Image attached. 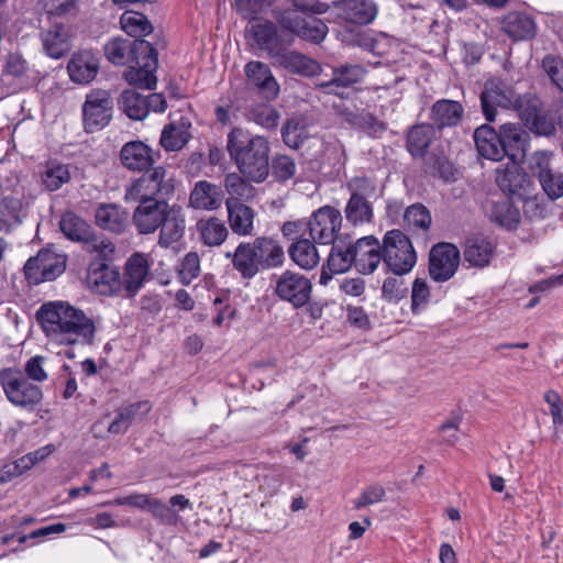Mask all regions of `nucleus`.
<instances>
[{"label":"nucleus","instance_id":"obj_10","mask_svg":"<svg viewBox=\"0 0 563 563\" xmlns=\"http://www.w3.org/2000/svg\"><path fill=\"white\" fill-rule=\"evenodd\" d=\"M311 280L300 273L284 272L277 279L275 294L294 308L303 307L311 298Z\"/></svg>","mask_w":563,"mask_h":563},{"label":"nucleus","instance_id":"obj_57","mask_svg":"<svg viewBox=\"0 0 563 563\" xmlns=\"http://www.w3.org/2000/svg\"><path fill=\"white\" fill-rule=\"evenodd\" d=\"M351 197L366 199L377 198V184L374 178L367 176L353 177L346 185Z\"/></svg>","mask_w":563,"mask_h":563},{"label":"nucleus","instance_id":"obj_49","mask_svg":"<svg viewBox=\"0 0 563 563\" xmlns=\"http://www.w3.org/2000/svg\"><path fill=\"white\" fill-rule=\"evenodd\" d=\"M489 217L493 222L508 230L516 229L520 222V212L509 200L493 202Z\"/></svg>","mask_w":563,"mask_h":563},{"label":"nucleus","instance_id":"obj_28","mask_svg":"<svg viewBox=\"0 0 563 563\" xmlns=\"http://www.w3.org/2000/svg\"><path fill=\"white\" fill-rule=\"evenodd\" d=\"M464 117L463 106L455 100H437L431 109L429 119L433 128L439 130L456 126Z\"/></svg>","mask_w":563,"mask_h":563},{"label":"nucleus","instance_id":"obj_35","mask_svg":"<svg viewBox=\"0 0 563 563\" xmlns=\"http://www.w3.org/2000/svg\"><path fill=\"white\" fill-rule=\"evenodd\" d=\"M228 212L229 227L233 234L239 236L254 235L255 211L246 203H235L230 201L225 206Z\"/></svg>","mask_w":563,"mask_h":563},{"label":"nucleus","instance_id":"obj_32","mask_svg":"<svg viewBox=\"0 0 563 563\" xmlns=\"http://www.w3.org/2000/svg\"><path fill=\"white\" fill-rule=\"evenodd\" d=\"M222 203L221 188L207 180H199L195 184L190 196L189 206L196 210H217Z\"/></svg>","mask_w":563,"mask_h":563},{"label":"nucleus","instance_id":"obj_24","mask_svg":"<svg viewBox=\"0 0 563 563\" xmlns=\"http://www.w3.org/2000/svg\"><path fill=\"white\" fill-rule=\"evenodd\" d=\"M158 229L157 244L161 247L167 249L179 242L186 230V216L183 208L176 203L172 205Z\"/></svg>","mask_w":563,"mask_h":563},{"label":"nucleus","instance_id":"obj_30","mask_svg":"<svg viewBox=\"0 0 563 563\" xmlns=\"http://www.w3.org/2000/svg\"><path fill=\"white\" fill-rule=\"evenodd\" d=\"M190 128L191 123L185 117L170 121L162 130L159 139L161 146L167 152H178L183 150L191 139Z\"/></svg>","mask_w":563,"mask_h":563},{"label":"nucleus","instance_id":"obj_22","mask_svg":"<svg viewBox=\"0 0 563 563\" xmlns=\"http://www.w3.org/2000/svg\"><path fill=\"white\" fill-rule=\"evenodd\" d=\"M119 157L123 167L131 172L148 170L155 163L152 148L142 141L125 143Z\"/></svg>","mask_w":563,"mask_h":563},{"label":"nucleus","instance_id":"obj_2","mask_svg":"<svg viewBox=\"0 0 563 563\" xmlns=\"http://www.w3.org/2000/svg\"><path fill=\"white\" fill-rule=\"evenodd\" d=\"M224 257L231 261L232 267L243 279H252L262 269L277 267L284 262V251L272 238L260 236L250 242H240Z\"/></svg>","mask_w":563,"mask_h":563},{"label":"nucleus","instance_id":"obj_26","mask_svg":"<svg viewBox=\"0 0 563 563\" xmlns=\"http://www.w3.org/2000/svg\"><path fill=\"white\" fill-rule=\"evenodd\" d=\"M339 16L357 25H366L374 21L378 8L373 0H342L338 3Z\"/></svg>","mask_w":563,"mask_h":563},{"label":"nucleus","instance_id":"obj_25","mask_svg":"<svg viewBox=\"0 0 563 563\" xmlns=\"http://www.w3.org/2000/svg\"><path fill=\"white\" fill-rule=\"evenodd\" d=\"M96 224L114 234H122L129 227V212L117 203H100L95 210Z\"/></svg>","mask_w":563,"mask_h":563},{"label":"nucleus","instance_id":"obj_9","mask_svg":"<svg viewBox=\"0 0 563 563\" xmlns=\"http://www.w3.org/2000/svg\"><path fill=\"white\" fill-rule=\"evenodd\" d=\"M342 225L340 210L331 206H323L316 210L310 220L306 222L311 240L319 244H332Z\"/></svg>","mask_w":563,"mask_h":563},{"label":"nucleus","instance_id":"obj_54","mask_svg":"<svg viewBox=\"0 0 563 563\" xmlns=\"http://www.w3.org/2000/svg\"><path fill=\"white\" fill-rule=\"evenodd\" d=\"M404 224L409 231L427 232L431 225L430 211L421 203L411 205L405 211Z\"/></svg>","mask_w":563,"mask_h":563},{"label":"nucleus","instance_id":"obj_34","mask_svg":"<svg viewBox=\"0 0 563 563\" xmlns=\"http://www.w3.org/2000/svg\"><path fill=\"white\" fill-rule=\"evenodd\" d=\"M474 141L478 154L487 159L500 161L506 156L498 133L489 125L483 124L474 131Z\"/></svg>","mask_w":563,"mask_h":563},{"label":"nucleus","instance_id":"obj_63","mask_svg":"<svg viewBox=\"0 0 563 563\" xmlns=\"http://www.w3.org/2000/svg\"><path fill=\"white\" fill-rule=\"evenodd\" d=\"M271 169L273 177L284 183L296 175L297 165L290 156L277 155L272 161Z\"/></svg>","mask_w":563,"mask_h":563},{"label":"nucleus","instance_id":"obj_42","mask_svg":"<svg viewBox=\"0 0 563 563\" xmlns=\"http://www.w3.org/2000/svg\"><path fill=\"white\" fill-rule=\"evenodd\" d=\"M43 51L48 57L59 59L70 49L69 34L63 24H57L42 36Z\"/></svg>","mask_w":563,"mask_h":563},{"label":"nucleus","instance_id":"obj_38","mask_svg":"<svg viewBox=\"0 0 563 563\" xmlns=\"http://www.w3.org/2000/svg\"><path fill=\"white\" fill-rule=\"evenodd\" d=\"M519 115L527 129L537 135L550 136L555 133L553 121L537 107L536 102L526 107L525 103L520 106Z\"/></svg>","mask_w":563,"mask_h":563},{"label":"nucleus","instance_id":"obj_29","mask_svg":"<svg viewBox=\"0 0 563 563\" xmlns=\"http://www.w3.org/2000/svg\"><path fill=\"white\" fill-rule=\"evenodd\" d=\"M501 30L514 41H528L534 37L537 24L534 20L525 12H508L501 20Z\"/></svg>","mask_w":563,"mask_h":563},{"label":"nucleus","instance_id":"obj_23","mask_svg":"<svg viewBox=\"0 0 563 563\" xmlns=\"http://www.w3.org/2000/svg\"><path fill=\"white\" fill-rule=\"evenodd\" d=\"M496 244L483 234L466 239L463 251L464 262L472 267L484 268L495 255Z\"/></svg>","mask_w":563,"mask_h":563},{"label":"nucleus","instance_id":"obj_15","mask_svg":"<svg viewBox=\"0 0 563 563\" xmlns=\"http://www.w3.org/2000/svg\"><path fill=\"white\" fill-rule=\"evenodd\" d=\"M152 44L145 40L113 37L104 45V55L113 65L123 66L134 62L141 54L152 52Z\"/></svg>","mask_w":563,"mask_h":563},{"label":"nucleus","instance_id":"obj_8","mask_svg":"<svg viewBox=\"0 0 563 563\" xmlns=\"http://www.w3.org/2000/svg\"><path fill=\"white\" fill-rule=\"evenodd\" d=\"M152 258L143 252L132 253L123 265L121 284L123 299L134 298L151 279Z\"/></svg>","mask_w":563,"mask_h":563},{"label":"nucleus","instance_id":"obj_16","mask_svg":"<svg viewBox=\"0 0 563 563\" xmlns=\"http://www.w3.org/2000/svg\"><path fill=\"white\" fill-rule=\"evenodd\" d=\"M170 207L165 199L140 202L132 214L137 233L145 235L156 232Z\"/></svg>","mask_w":563,"mask_h":563},{"label":"nucleus","instance_id":"obj_14","mask_svg":"<svg viewBox=\"0 0 563 563\" xmlns=\"http://www.w3.org/2000/svg\"><path fill=\"white\" fill-rule=\"evenodd\" d=\"M460 251L451 243L434 245L429 255V274L435 282H446L459 268Z\"/></svg>","mask_w":563,"mask_h":563},{"label":"nucleus","instance_id":"obj_40","mask_svg":"<svg viewBox=\"0 0 563 563\" xmlns=\"http://www.w3.org/2000/svg\"><path fill=\"white\" fill-rule=\"evenodd\" d=\"M196 228L200 241L208 246H220L229 236L224 221L213 216L198 220Z\"/></svg>","mask_w":563,"mask_h":563},{"label":"nucleus","instance_id":"obj_18","mask_svg":"<svg viewBox=\"0 0 563 563\" xmlns=\"http://www.w3.org/2000/svg\"><path fill=\"white\" fill-rule=\"evenodd\" d=\"M129 68L124 73V79L133 86L144 89L156 88V76L155 71L158 66L157 53L152 46V52L147 54H141L134 59Z\"/></svg>","mask_w":563,"mask_h":563},{"label":"nucleus","instance_id":"obj_37","mask_svg":"<svg viewBox=\"0 0 563 563\" xmlns=\"http://www.w3.org/2000/svg\"><path fill=\"white\" fill-rule=\"evenodd\" d=\"M26 216V207L20 198L4 197L0 199V232H11L23 222Z\"/></svg>","mask_w":563,"mask_h":563},{"label":"nucleus","instance_id":"obj_64","mask_svg":"<svg viewBox=\"0 0 563 563\" xmlns=\"http://www.w3.org/2000/svg\"><path fill=\"white\" fill-rule=\"evenodd\" d=\"M542 68L552 84L563 93V58L555 55H547L542 59Z\"/></svg>","mask_w":563,"mask_h":563},{"label":"nucleus","instance_id":"obj_60","mask_svg":"<svg viewBox=\"0 0 563 563\" xmlns=\"http://www.w3.org/2000/svg\"><path fill=\"white\" fill-rule=\"evenodd\" d=\"M327 33L328 26L320 19L313 16V13H310L306 16V21L297 35L303 40L320 43Z\"/></svg>","mask_w":563,"mask_h":563},{"label":"nucleus","instance_id":"obj_45","mask_svg":"<svg viewBox=\"0 0 563 563\" xmlns=\"http://www.w3.org/2000/svg\"><path fill=\"white\" fill-rule=\"evenodd\" d=\"M290 258L301 268L311 269L320 261L319 253L309 239H297L288 250Z\"/></svg>","mask_w":563,"mask_h":563},{"label":"nucleus","instance_id":"obj_7","mask_svg":"<svg viewBox=\"0 0 563 563\" xmlns=\"http://www.w3.org/2000/svg\"><path fill=\"white\" fill-rule=\"evenodd\" d=\"M523 103L525 101L517 98L509 85L497 78L488 79L481 93L482 110L485 119L489 122L495 121L498 108L508 109L515 107L519 110Z\"/></svg>","mask_w":563,"mask_h":563},{"label":"nucleus","instance_id":"obj_55","mask_svg":"<svg viewBox=\"0 0 563 563\" xmlns=\"http://www.w3.org/2000/svg\"><path fill=\"white\" fill-rule=\"evenodd\" d=\"M275 0H234L236 12L242 19L253 21L266 14Z\"/></svg>","mask_w":563,"mask_h":563},{"label":"nucleus","instance_id":"obj_31","mask_svg":"<svg viewBox=\"0 0 563 563\" xmlns=\"http://www.w3.org/2000/svg\"><path fill=\"white\" fill-rule=\"evenodd\" d=\"M70 79L77 84H88L99 70V59L90 51H80L73 55L68 66Z\"/></svg>","mask_w":563,"mask_h":563},{"label":"nucleus","instance_id":"obj_6","mask_svg":"<svg viewBox=\"0 0 563 563\" xmlns=\"http://www.w3.org/2000/svg\"><path fill=\"white\" fill-rule=\"evenodd\" d=\"M282 136L284 143L294 150L300 148L306 142H310L312 146L320 147V154H316V158L324 159L328 153L343 155V146L338 140L324 141L317 136H310L306 122L302 118H290L282 128Z\"/></svg>","mask_w":563,"mask_h":563},{"label":"nucleus","instance_id":"obj_39","mask_svg":"<svg viewBox=\"0 0 563 563\" xmlns=\"http://www.w3.org/2000/svg\"><path fill=\"white\" fill-rule=\"evenodd\" d=\"M40 5L42 13L55 25L76 19L80 13L79 0H41Z\"/></svg>","mask_w":563,"mask_h":563},{"label":"nucleus","instance_id":"obj_61","mask_svg":"<svg viewBox=\"0 0 563 563\" xmlns=\"http://www.w3.org/2000/svg\"><path fill=\"white\" fill-rule=\"evenodd\" d=\"M431 292L429 285L424 278H416L412 283L411 288V311L413 314L422 312L429 301Z\"/></svg>","mask_w":563,"mask_h":563},{"label":"nucleus","instance_id":"obj_51","mask_svg":"<svg viewBox=\"0 0 563 563\" xmlns=\"http://www.w3.org/2000/svg\"><path fill=\"white\" fill-rule=\"evenodd\" d=\"M503 147L506 150V156L512 159L519 151L523 150L525 140L521 128L516 123H504L498 133Z\"/></svg>","mask_w":563,"mask_h":563},{"label":"nucleus","instance_id":"obj_5","mask_svg":"<svg viewBox=\"0 0 563 563\" xmlns=\"http://www.w3.org/2000/svg\"><path fill=\"white\" fill-rule=\"evenodd\" d=\"M173 192L174 185L166 178V169L163 166H156L125 187L124 200L137 203L166 200Z\"/></svg>","mask_w":563,"mask_h":563},{"label":"nucleus","instance_id":"obj_3","mask_svg":"<svg viewBox=\"0 0 563 563\" xmlns=\"http://www.w3.org/2000/svg\"><path fill=\"white\" fill-rule=\"evenodd\" d=\"M0 385L12 404L33 410L35 405V356L26 362L25 372L13 368L0 371Z\"/></svg>","mask_w":563,"mask_h":563},{"label":"nucleus","instance_id":"obj_59","mask_svg":"<svg viewBox=\"0 0 563 563\" xmlns=\"http://www.w3.org/2000/svg\"><path fill=\"white\" fill-rule=\"evenodd\" d=\"M386 499V490L380 484L366 486L360 495L352 500L353 508L361 510L363 508L376 505Z\"/></svg>","mask_w":563,"mask_h":563},{"label":"nucleus","instance_id":"obj_1","mask_svg":"<svg viewBox=\"0 0 563 563\" xmlns=\"http://www.w3.org/2000/svg\"><path fill=\"white\" fill-rule=\"evenodd\" d=\"M227 151L240 173L255 183L264 181L269 174V143L262 135L235 126L227 137Z\"/></svg>","mask_w":563,"mask_h":563},{"label":"nucleus","instance_id":"obj_4","mask_svg":"<svg viewBox=\"0 0 563 563\" xmlns=\"http://www.w3.org/2000/svg\"><path fill=\"white\" fill-rule=\"evenodd\" d=\"M383 263L387 271L402 276L417 264V253L410 239L398 229L387 231L383 236Z\"/></svg>","mask_w":563,"mask_h":563},{"label":"nucleus","instance_id":"obj_58","mask_svg":"<svg viewBox=\"0 0 563 563\" xmlns=\"http://www.w3.org/2000/svg\"><path fill=\"white\" fill-rule=\"evenodd\" d=\"M522 201L523 214L529 219H542L547 214L548 201L543 195H531V190L526 196L519 197Z\"/></svg>","mask_w":563,"mask_h":563},{"label":"nucleus","instance_id":"obj_52","mask_svg":"<svg viewBox=\"0 0 563 563\" xmlns=\"http://www.w3.org/2000/svg\"><path fill=\"white\" fill-rule=\"evenodd\" d=\"M328 268L332 274L346 272L352 265L355 266L353 245L342 247L333 245L328 257Z\"/></svg>","mask_w":563,"mask_h":563},{"label":"nucleus","instance_id":"obj_12","mask_svg":"<svg viewBox=\"0 0 563 563\" xmlns=\"http://www.w3.org/2000/svg\"><path fill=\"white\" fill-rule=\"evenodd\" d=\"M112 100L104 90L89 93L82 106L84 125L88 133L104 128L112 117Z\"/></svg>","mask_w":563,"mask_h":563},{"label":"nucleus","instance_id":"obj_41","mask_svg":"<svg viewBox=\"0 0 563 563\" xmlns=\"http://www.w3.org/2000/svg\"><path fill=\"white\" fill-rule=\"evenodd\" d=\"M66 268V256L49 249L37 252V284L56 279Z\"/></svg>","mask_w":563,"mask_h":563},{"label":"nucleus","instance_id":"obj_44","mask_svg":"<svg viewBox=\"0 0 563 563\" xmlns=\"http://www.w3.org/2000/svg\"><path fill=\"white\" fill-rule=\"evenodd\" d=\"M224 187L229 195L225 199V206H228L230 201L246 203L252 201L256 196V188L238 173H230L225 176Z\"/></svg>","mask_w":563,"mask_h":563},{"label":"nucleus","instance_id":"obj_27","mask_svg":"<svg viewBox=\"0 0 563 563\" xmlns=\"http://www.w3.org/2000/svg\"><path fill=\"white\" fill-rule=\"evenodd\" d=\"M244 73L247 80L257 87L266 99H275L278 96L279 85L272 75L268 65L252 60L245 65Z\"/></svg>","mask_w":563,"mask_h":563},{"label":"nucleus","instance_id":"obj_20","mask_svg":"<svg viewBox=\"0 0 563 563\" xmlns=\"http://www.w3.org/2000/svg\"><path fill=\"white\" fill-rule=\"evenodd\" d=\"M355 268L364 275L373 274L383 262V242L374 235L358 239L353 244Z\"/></svg>","mask_w":563,"mask_h":563},{"label":"nucleus","instance_id":"obj_48","mask_svg":"<svg viewBox=\"0 0 563 563\" xmlns=\"http://www.w3.org/2000/svg\"><path fill=\"white\" fill-rule=\"evenodd\" d=\"M119 108L132 120H143L148 114L146 97L134 89L124 90L119 100Z\"/></svg>","mask_w":563,"mask_h":563},{"label":"nucleus","instance_id":"obj_19","mask_svg":"<svg viewBox=\"0 0 563 563\" xmlns=\"http://www.w3.org/2000/svg\"><path fill=\"white\" fill-rule=\"evenodd\" d=\"M495 181L512 199L526 196L532 187L527 173L514 161L496 169Z\"/></svg>","mask_w":563,"mask_h":563},{"label":"nucleus","instance_id":"obj_62","mask_svg":"<svg viewBox=\"0 0 563 563\" xmlns=\"http://www.w3.org/2000/svg\"><path fill=\"white\" fill-rule=\"evenodd\" d=\"M249 120L265 129H272L278 124L279 114L271 106L257 104L250 110Z\"/></svg>","mask_w":563,"mask_h":563},{"label":"nucleus","instance_id":"obj_11","mask_svg":"<svg viewBox=\"0 0 563 563\" xmlns=\"http://www.w3.org/2000/svg\"><path fill=\"white\" fill-rule=\"evenodd\" d=\"M87 284L99 295L123 298L121 272L107 263H91L88 268Z\"/></svg>","mask_w":563,"mask_h":563},{"label":"nucleus","instance_id":"obj_43","mask_svg":"<svg viewBox=\"0 0 563 563\" xmlns=\"http://www.w3.org/2000/svg\"><path fill=\"white\" fill-rule=\"evenodd\" d=\"M59 227L64 235L71 241L88 243L93 235L91 225L73 211L63 214Z\"/></svg>","mask_w":563,"mask_h":563},{"label":"nucleus","instance_id":"obj_36","mask_svg":"<svg viewBox=\"0 0 563 563\" xmlns=\"http://www.w3.org/2000/svg\"><path fill=\"white\" fill-rule=\"evenodd\" d=\"M274 58L276 64L291 74L313 76L320 71L319 63L294 51L279 49Z\"/></svg>","mask_w":563,"mask_h":563},{"label":"nucleus","instance_id":"obj_53","mask_svg":"<svg viewBox=\"0 0 563 563\" xmlns=\"http://www.w3.org/2000/svg\"><path fill=\"white\" fill-rule=\"evenodd\" d=\"M122 30L130 36H145L153 30L151 22L147 18L135 11H128L122 14L120 20Z\"/></svg>","mask_w":563,"mask_h":563},{"label":"nucleus","instance_id":"obj_33","mask_svg":"<svg viewBox=\"0 0 563 563\" xmlns=\"http://www.w3.org/2000/svg\"><path fill=\"white\" fill-rule=\"evenodd\" d=\"M247 37L253 46L266 51L271 56L279 52V36L273 22L264 21L251 24L246 29Z\"/></svg>","mask_w":563,"mask_h":563},{"label":"nucleus","instance_id":"obj_50","mask_svg":"<svg viewBox=\"0 0 563 563\" xmlns=\"http://www.w3.org/2000/svg\"><path fill=\"white\" fill-rule=\"evenodd\" d=\"M344 212L347 222L354 227L369 223L374 217L372 202L356 197H350Z\"/></svg>","mask_w":563,"mask_h":563},{"label":"nucleus","instance_id":"obj_17","mask_svg":"<svg viewBox=\"0 0 563 563\" xmlns=\"http://www.w3.org/2000/svg\"><path fill=\"white\" fill-rule=\"evenodd\" d=\"M74 308L68 302L60 300L45 302L37 310V322L47 336L58 341L64 331V322L68 320Z\"/></svg>","mask_w":563,"mask_h":563},{"label":"nucleus","instance_id":"obj_13","mask_svg":"<svg viewBox=\"0 0 563 563\" xmlns=\"http://www.w3.org/2000/svg\"><path fill=\"white\" fill-rule=\"evenodd\" d=\"M96 324L93 319L82 310L74 308L66 322L58 342L67 345H92L96 336Z\"/></svg>","mask_w":563,"mask_h":563},{"label":"nucleus","instance_id":"obj_56","mask_svg":"<svg viewBox=\"0 0 563 563\" xmlns=\"http://www.w3.org/2000/svg\"><path fill=\"white\" fill-rule=\"evenodd\" d=\"M70 179V173L67 165L51 163L42 174V183L49 191L59 189Z\"/></svg>","mask_w":563,"mask_h":563},{"label":"nucleus","instance_id":"obj_21","mask_svg":"<svg viewBox=\"0 0 563 563\" xmlns=\"http://www.w3.org/2000/svg\"><path fill=\"white\" fill-rule=\"evenodd\" d=\"M312 2H298L294 1L292 4L286 9L278 11L275 15L277 22L285 30L297 35L306 21V16L310 13H322L324 4L318 1Z\"/></svg>","mask_w":563,"mask_h":563},{"label":"nucleus","instance_id":"obj_47","mask_svg":"<svg viewBox=\"0 0 563 563\" xmlns=\"http://www.w3.org/2000/svg\"><path fill=\"white\" fill-rule=\"evenodd\" d=\"M433 125L430 123L418 124L409 130L407 135V150L413 157L424 155L433 139Z\"/></svg>","mask_w":563,"mask_h":563},{"label":"nucleus","instance_id":"obj_46","mask_svg":"<svg viewBox=\"0 0 563 563\" xmlns=\"http://www.w3.org/2000/svg\"><path fill=\"white\" fill-rule=\"evenodd\" d=\"M366 74V70L361 65H344L333 70V77L321 84L328 92H333L334 87H349L361 81Z\"/></svg>","mask_w":563,"mask_h":563}]
</instances>
